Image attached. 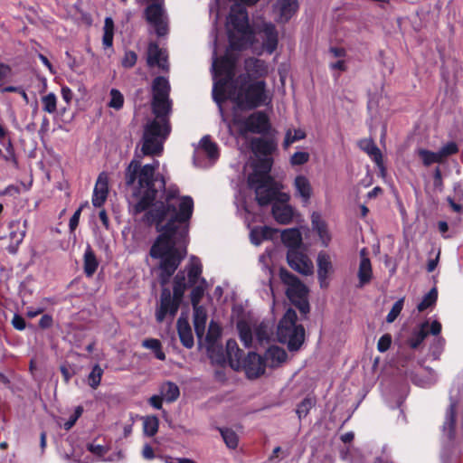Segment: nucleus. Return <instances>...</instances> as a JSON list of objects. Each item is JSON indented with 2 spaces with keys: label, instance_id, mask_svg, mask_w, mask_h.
Wrapping results in <instances>:
<instances>
[{
  "label": "nucleus",
  "instance_id": "obj_43",
  "mask_svg": "<svg viewBox=\"0 0 463 463\" xmlns=\"http://www.w3.org/2000/svg\"><path fill=\"white\" fill-rule=\"evenodd\" d=\"M43 109L45 112L52 114L56 112L57 99L53 93H49L42 98Z\"/></svg>",
  "mask_w": 463,
  "mask_h": 463
},
{
  "label": "nucleus",
  "instance_id": "obj_63",
  "mask_svg": "<svg viewBox=\"0 0 463 463\" xmlns=\"http://www.w3.org/2000/svg\"><path fill=\"white\" fill-rule=\"evenodd\" d=\"M443 345H444V339L442 337H438L435 339L433 348L438 349L437 351H433V354L435 356H437L439 354L440 349L442 348Z\"/></svg>",
  "mask_w": 463,
  "mask_h": 463
},
{
  "label": "nucleus",
  "instance_id": "obj_30",
  "mask_svg": "<svg viewBox=\"0 0 463 463\" xmlns=\"http://www.w3.org/2000/svg\"><path fill=\"white\" fill-rule=\"evenodd\" d=\"M275 232L276 230L268 226L255 227L250 230V239L252 244L258 246L263 241L271 239Z\"/></svg>",
  "mask_w": 463,
  "mask_h": 463
},
{
  "label": "nucleus",
  "instance_id": "obj_49",
  "mask_svg": "<svg viewBox=\"0 0 463 463\" xmlns=\"http://www.w3.org/2000/svg\"><path fill=\"white\" fill-rule=\"evenodd\" d=\"M458 152V146L454 142H449L443 146L439 151L438 154L442 161L446 157L450 155L456 154Z\"/></svg>",
  "mask_w": 463,
  "mask_h": 463
},
{
  "label": "nucleus",
  "instance_id": "obj_22",
  "mask_svg": "<svg viewBox=\"0 0 463 463\" xmlns=\"http://www.w3.org/2000/svg\"><path fill=\"white\" fill-rule=\"evenodd\" d=\"M359 146L374 161L382 174H384L385 167L383 162V155L371 139H364L359 142Z\"/></svg>",
  "mask_w": 463,
  "mask_h": 463
},
{
  "label": "nucleus",
  "instance_id": "obj_57",
  "mask_svg": "<svg viewBox=\"0 0 463 463\" xmlns=\"http://www.w3.org/2000/svg\"><path fill=\"white\" fill-rule=\"evenodd\" d=\"M430 326V330L428 331V335L429 334H431L433 335H439L440 331H441V324L437 321V320H434L430 326Z\"/></svg>",
  "mask_w": 463,
  "mask_h": 463
},
{
  "label": "nucleus",
  "instance_id": "obj_48",
  "mask_svg": "<svg viewBox=\"0 0 463 463\" xmlns=\"http://www.w3.org/2000/svg\"><path fill=\"white\" fill-rule=\"evenodd\" d=\"M309 154L304 151L295 152L290 157V164L292 165H302L309 160Z\"/></svg>",
  "mask_w": 463,
  "mask_h": 463
},
{
  "label": "nucleus",
  "instance_id": "obj_35",
  "mask_svg": "<svg viewBox=\"0 0 463 463\" xmlns=\"http://www.w3.org/2000/svg\"><path fill=\"white\" fill-rule=\"evenodd\" d=\"M102 43L105 47H111L113 44L114 23L111 17H106L103 27Z\"/></svg>",
  "mask_w": 463,
  "mask_h": 463
},
{
  "label": "nucleus",
  "instance_id": "obj_32",
  "mask_svg": "<svg viewBox=\"0 0 463 463\" xmlns=\"http://www.w3.org/2000/svg\"><path fill=\"white\" fill-rule=\"evenodd\" d=\"M99 262L96 259V256L91 250L90 246H87L85 252H84V272L88 277L92 276L97 268H98Z\"/></svg>",
  "mask_w": 463,
  "mask_h": 463
},
{
  "label": "nucleus",
  "instance_id": "obj_21",
  "mask_svg": "<svg viewBox=\"0 0 463 463\" xmlns=\"http://www.w3.org/2000/svg\"><path fill=\"white\" fill-rule=\"evenodd\" d=\"M245 70L249 76L254 78H262L268 75L269 67L262 60L250 58L245 61Z\"/></svg>",
  "mask_w": 463,
  "mask_h": 463
},
{
  "label": "nucleus",
  "instance_id": "obj_1",
  "mask_svg": "<svg viewBox=\"0 0 463 463\" xmlns=\"http://www.w3.org/2000/svg\"><path fill=\"white\" fill-rule=\"evenodd\" d=\"M170 85L164 77H157L153 82V112L155 119L145 128L140 149L135 155L126 170V184L134 185L131 203L135 213L149 209L148 222L155 223L160 235L150 250L154 259L160 260L159 280L165 286L186 255L188 222L193 214L194 201L188 195L179 196V189L171 185L165 189L164 178L155 177L159 162L154 161L141 167L145 156H160L164 142L170 133L167 115L171 110L169 99Z\"/></svg>",
  "mask_w": 463,
  "mask_h": 463
},
{
  "label": "nucleus",
  "instance_id": "obj_53",
  "mask_svg": "<svg viewBox=\"0 0 463 463\" xmlns=\"http://www.w3.org/2000/svg\"><path fill=\"white\" fill-rule=\"evenodd\" d=\"M88 449L95 456L97 457H102L104 456L108 449L101 445H96V444H88Z\"/></svg>",
  "mask_w": 463,
  "mask_h": 463
},
{
  "label": "nucleus",
  "instance_id": "obj_46",
  "mask_svg": "<svg viewBox=\"0 0 463 463\" xmlns=\"http://www.w3.org/2000/svg\"><path fill=\"white\" fill-rule=\"evenodd\" d=\"M314 406V401L311 398H305L298 406L296 412L299 420L305 418L311 408Z\"/></svg>",
  "mask_w": 463,
  "mask_h": 463
},
{
  "label": "nucleus",
  "instance_id": "obj_37",
  "mask_svg": "<svg viewBox=\"0 0 463 463\" xmlns=\"http://www.w3.org/2000/svg\"><path fill=\"white\" fill-rule=\"evenodd\" d=\"M11 229H12V232H10L11 240L16 244H21L25 237V234H26L25 224L24 225V227H20L19 222H13L11 224Z\"/></svg>",
  "mask_w": 463,
  "mask_h": 463
},
{
  "label": "nucleus",
  "instance_id": "obj_59",
  "mask_svg": "<svg viewBox=\"0 0 463 463\" xmlns=\"http://www.w3.org/2000/svg\"><path fill=\"white\" fill-rule=\"evenodd\" d=\"M162 400L163 397L160 395H154L149 399V403L151 406H153L155 409H161L162 408Z\"/></svg>",
  "mask_w": 463,
  "mask_h": 463
},
{
  "label": "nucleus",
  "instance_id": "obj_20",
  "mask_svg": "<svg viewBox=\"0 0 463 463\" xmlns=\"http://www.w3.org/2000/svg\"><path fill=\"white\" fill-rule=\"evenodd\" d=\"M147 63L151 67L157 66L161 70H168L165 51L160 49L156 43H150L147 50Z\"/></svg>",
  "mask_w": 463,
  "mask_h": 463
},
{
  "label": "nucleus",
  "instance_id": "obj_36",
  "mask_svg": "<svg viewBox=\"0 0 463 463\" xmlns=\"http://www.w3.org/2000/svg\"><path fill=\"white\" fill-rule=\"evenodd\" d=\"M159 420L156 416H147L143 420V430L146 436L153 437L158 430Z\"/></svg>",
  "mask_w": 463,
  "mask_h": 463
},
{
  "label": "nucleus",
  "instance_id": "obj_2",
  "mask_svg": "<svg viewBox=\"0 0 463 463\" xmlns=\"http://www.w3.org/2000/svg\"><path fill=\"white\" fill-rule=\"evenodd\" d=\"M235 64L232 60L213 64V98L217 103L222 121L230 131L232 123L228 121L224 110V103L231 101L232 109H252L258 107L269 106L272 102L273 94L267 89L264 80L250 81L238 87L239 80H234Z\"/></svg>",
  "mask_w": 463,
  "mask_h": 463
},
{
  "label": "nucleus",
  "instance_id": "obj_7",
  "mask_svg": "<svg viewBox=\"0 0 463 463\" xmlns=\"http://www.w3.org/2000/svg\"><path fill=\"white\" fill-rule=\"evenodd\" d=\"M237 328L240 339L246 347L264 345L269 342L273 335V324L269 321H262L251 326L248 322L240 320Z\"/></svg>",
  "mask_w": 463,
  "mask_h": 463
},
{
  "label": "nucleus",
  "instance_id": "obj_56",
  "mask_svg": "<svg viewBox=\"0 0 463 463\" xmlns=\"http://www.w3.org/2000/svg\"><path fill=\"white\" fill-rule=\"evenodd\" d=\"M142 456L146 459H148V460L153 459L155 458V453H154L153 448L150 445L146 444L142 449Z\"/></svg>",
  "mask_w": 463,
  "mask_h": 463
},
{
  "label": "nucleus",
  "instance_id": "obj_45",
  "mask_svg": "<svg viewBox=\"0 0 463 463\" xmlns=\"http://www.w3.org/2000/svg\"><path fill=\"white\" fill-rule=\"evenodd\" d=\"M109 95L110 99L108 103L109 107L117 110L120 109L124 104V97L121 92L116 89H112Z\"/></svg>",
  "mask_w": 463,
  "mask_h": 463
},
{
  "label": "nucleus",
  "instance_id": "obj_29",
  "mask_svg": "<svg viewBox=\"0 0 463 463\" xmlns=\"http://www.w3.org/2000/svg\"><path fill=\"white\" fill-rule=\"evenodd\" d=\"M458 400L450 398L449 405L447 409L445 415V421L443 423V430L448 432L450 437L453 434L456 423V410L458 407Z\"/></svg>",
  "mask_w": 463,
  "mask_h": 463
},
{
  "label": "nucleus",
  "instance_id": "obj_19",
  "mask_svg": "<svg viewBox=\"0 0 463 463\" xmlns=\"http://www.w3.org/2000/svg\"><path fill=\"white\" fill-rule=\"evenodd\" d=\"M109 194V176L102 172L99 175L93 191L92 203L96 207H100L106 201Z\"/></svg>",
  "mask_w": 463,
  "mask_h": 463
},
{
  "label": "nucleus",
  "instance_id": "obj_26",
  "mask_svg": "<svg viewBox=\"0 0 463 463\" xmlns=\"http://www.w3.org/2000/svg\"><path fill=\"white\" fill-rule=\"evenodd\" d=\"M226 355L230 364L235 370L241 368L242 351L239 348L237 343L233 339H230L226 343Z\"/></svg>",
  "mask_w": 463,
  "mask_h": 463
},
{
  "label": "nucleus",
  "instance_id": "obj_54",
  "mask_svg": "<svg viewBox=\"0 0 463 463\" xmlns=\"http://www.w3.org/2000/svg\"><path fill=\"white\" fill-rule=\"evenodd\" d=\"M82 208L83 206L81 205L74 213L73 215L71 217L70 219V222H69V227H70V230L71 232H73L78 224H79V221H80V213H81V211H82Z\"/></svg>",
  "mask_w": 463,
  "mask_h": 463
},
{
  "label": "nucleus",
  "instance_id": "obj_10",
  "mask_svg": "<svg viewBox=\"0 0 463 463\" xmlns=\"http://www.w3.org/2000/svg\"><path fill=\"white\" fill-rule=\"evenodd\" d=\"M219 158V150L216 143L208 136L203 137L194 150V163L201 168L212 166Z\"/></svg>",
  "mask_w": 463,
  "mask_h": 463
},
{
  "label": "nucleus",
  "instance_id": "obj_38",
  "mask_svg": "<svg viewBox=\"0 0 463 463\" xmlns=\"http://www.w3.org/2000/svg\"><path fill=\"white\" fill-rule=\"evenodd\" d=\"M438 298V292L435 288L430 290L429 293H427L422 300L419 303L417 308L419 311H423L427 309L428 307L433 306L436 303Z\"/></svg>",
  "mask_w": 463,
  "mask_h": 463
},
{
  "label": "nucleus",
  "instance_id": "obj_16",
  "mask_svg": "<svg viewBox=\"0 0 463 463\" xmlns=\"http://www.w3.org/2000/svg\"><path fill=\"white\" fill-rule=\"evenodd\" d=\"M317 263L320 287L326 288L328 286V278L334 271L330 255L325 251H320L317 255Z\"/></svg>",
  "mask_w": 463,
  "mask_h": 463
},
{
  "label": "nucleus",
  "instance_id": "obj_5",
  "mask_svg": "<svg viewBox=\"0 0 463 463\" xmlns=\"http://www.w3.org/2000/svg\"><path fill=\"white\" fill-rule=\"evenodd\" d=\"M297 313L288 308L278 326V339L287 344L290 351L300 348L305 339V329L301 325H297Z\"/></svg>",
  "mask_w": 463,
  "mask_h": 463
},
{
  "label": "nucleus",
  "instance_id": "obj_8",
  "mask_svg": "<svg viewBox=\"0 0 463 463\" xmlns=\"http://www.w3.org/2000/svg\"><path fill=\"white\" fill-rule=\"evenodd\" d=\"M239 111L237 109H232V125L241 136L245 137L249 133L264 134L269 129V118L266 113L257 111L244 118Z\"/></svg>",
  "mask_w": 463,
  "mask_h": 463
},
{
  "label": "nucleus",
  "instance_id": "obj_58",
  "mask_svg": "<svg viewBox=\"0 0 463 463\" xmlns=\"http://www.w3.org/2000/svg\"><path fill=\"white\" fill-rule=\"evenodd\" d=\"M259 145H262V146H263V147H262L261 151H262L263 153H267V152H269V151L270 146H269V144L268 142H265V141H263V140H262V139H260V138L255 139V140L253 141V146H254V148H256V149H260V148H259Z\"/></svg>",
  "mask_w": 463,
  "mask_h": 463
},
{
  "label": "nucleus",
  "instance_id": "obj_62",
  "mask_svg": "<svg viewBox=\"0 0 463 463\" xmlns=\"http://www.w3.org/2000/svg\"><path fill=\"white\" fill-rule=\"evenodd\" d=\"M52 322V317L50 316L44 315L40 319L39 325L43 328H47V327L51 326Z\"/></svg>",
  "mask_w": 463,
  "mask_h": 463
},
{
  "label": "nucleus",
  "instance_id": "obj_39",
  "mask_svg": "<svg viewBox=\"0 0 463 463\" xmlns=\"http://www.w3.org/2000/svg\"><path fill=\"white\" fill-rule=\"evenodd\" d=\"M143 346L154 351L155 355L157 359L162 361L165 359V355L161 349V343L159 340L154 338L146 339L143 341Z\"/></svg>",
  "mask_w": 463,
  "mask_h": 463
},
{
  "label": "nucleus",
  "instance_id": "obj_28",
  "mask_svg": "<svg viewBox=\"0 0 463 463\" xmlns=\"http://www.w3.org/2000/svg\"><path fill=\"white\" fill-rule=\"evenodd\" d=\"M207 321V313L203 307H194V324L196 335L199 340L204 335V330Z\"/></svg>",
  "mask_w": 463,
  "mask_h": 463
},
{
  "label": "nucleus",
  "instance_id": "obj_11",
  "mask_svg": "<svg viewBox=\"0 0 463 463\" xmlns=\"http://www.w3.org/2000/svg\"><path fill=\"white\" fill-rule=\"evenodd\" d=\"M146 17L158 36H164L167 33L166 15L161 4L148 5L146 9Z\"/></svg>",
  "mask_w": 463,
  "mask_h": 463
},
{
  "label": "nucleus",
  "instance_id": "obj_52",
  "mask_svg": "<svg viewBox=\"0 0 463 463\" xmlns=\"http://www.w3.org/2000/svg\"><path fill=\"white\" fill-rule=\"evenodd\" d=\"M203 295V289L201 287H196L193 289L191 294V301L194 307H198L199 302Z\"/></svg>",
  "mask_w": 463,
  "mask_h": 463
},
{
  "label": "nucleus",
  "instance_id": "obj_47",
  "mask_svg": "<svg viewBox=\"0 0 463 463\" xmlns=\"http://www.w3.org/2000/svg\"><path fill=\"white\" fill-rule=\"evenodd\" d=\"M403 303H404V298H402L393 304L392 309L390 310V312L388 313V315L386 317V321L388 323H392L397 318V317L400 315L401 311L402 310Z\"/></svg>",
  "mask_w": 463,
  "mask_h": 463
},
{
  "label": "nucleus",
  "instance_id": "obj_23",
  "mask_svg": "<svg viewBox=\"0 0 463 463\" xmlns=\"http://www.w3.org/2000/svg\"><path fill=\"white\" fill-rule=\"evenodd\" d=\"M286 351L279 346L273 345L268 348L264 355L267 366L278 367L287 360Z\"/></svg>",
  "mask_w": 463,
  "mask_h": 463
},
{
  "label": "nucleus",
  "instance_id": "obj_44",
  "mask_svg": "<svg viewBox=\"0 0 463 463\" xmlns=\"http://www.w3.org/2000/svg\"><path fill=\"white\" fill-rule=\"evenodd\" d=\"M306 133L302 129H288L286 133L284 145L286 147L296 141L305 138Z\"/></svg>",
  "mask_w": 463,
  "mask_h": 463
},
{
  "label": "nucleus",
  "instance_id": "obj_24",
  "mask_svg": "<svg viewBox=\"0 0 463 463\" xmlns=\"http://www.w3.org/2000/svg\"><path fill=\"white\" fill-rule=\"evenodd\" d=\"M360 264H359V269H358V279L360 286L363 287L364 285L369 283V281L372 279L373 270H372V265L369 258L366 256V250L362 249L360 251Z\"/></svg>",
  "mask_w": 463,
  "mask_h": 463
},
{
  "label": "nucleus",
  "instance_id": "obj_15",
  "mask_svg": "<svg viewBox=\"0 0 463 463\" xmlns=\"http://www.w3.org/2000/svg\"><path fill=\"white\" fill-rule=\"evenodd\" d=\"M265 361L256 353L250 352L241 361V367L244 368L249 378H257L265 372Z\"/></svg>",
  "mask_w": 463,
  "mask_h": 463
},
{
  "label": "nucleus",
  "instance_id": "obj_27",
  "mask_svg": "<svg viewBox=\"0 0 463 463\" xmlns=\"http://www.w3.org/2000/svg\"><path fill=\"white\" fill-rule=\"evenodd\" d=\"M281 240L288 247V250L292 249H300L302 244V235L298 228L284 230L281 232Z\"/></svg>",
  "mask_w": 463,
  "mask_h": 463
},
{
  "label": "nucleus",
  "instance_id": "obj_31",
  "mask_svg": "<svg viewBox=\"0 0 463 463\" xmlns=\"http://www.w3.org/2000/svg\"><path fill=\"white\" fill-rule=\"evenodd\" d=\"M222 333L221 326L214 321H212L209 325L207 334L205 335V341L207 342V350L211 354V357L213 358V353L215 350V344L220 337Z\"/></svg>",
  "mask_w": 463,
  "mask_h": 463
},
{
  "label": "nucleus",
  "instance_id": "obj_64",
  "mask_svg": "<svg viewBox=\"0 0 463 463\" xmlns=\"http://www.w3.org/2000/svg\"><path fill=\"white\" fill-rule=\"evenodd\" d=\"M330 68L332 70H339V71H342L346 70L345 63V61L343 60H339L336 62L331 63L330 64Z\"/></svg>",
  "mask_w": 463,
  "mask_h": 463
},
{
  "label": "nucleus",
  "instance_id": "obj_33",
  "mask_svg": "<svg viewBox=\"0 0 463 463\" xmlns=\"http://www.w3.org/2000/svg\"><path fill=\"white\" fill-rule=\"evenodd\" d=\"M160 392L163 399L167 402H175L180 395L178 386L171 382L163 383L160 388Z\"/></svg>",
  "mask_w": 463,
  "mask_h": 463
},
{
  "label": "nucleus",
  "instance_id": "obj_4",
  "mask_svg": "<svg viewBox=\"0 0 463 463\" xmlns=\"http://www.w3.org/2000/svg\"><path fill=\"white\" fill-rule=\"evenodd\" d=\"M186 269L188 272L187 281L183 271L178 272L175 277L173 294H171L169 288H164L162 289L160 302L156 310V319L158 323L165 320H168L169 323L173 321L187 284L194 285L199 280L202 273L200 260L192 256Z\"/></svg>",
  "mask_w": 463,
  "mask_h": 463
},
{
  "label": "nucleus",
  "instance_id": "obj_60",
  "mask_svg": "<svg viewBox=\"0 0 463 463\" xmlns=\"http://www.w3.org/2000/svg\"><path fill=\"white\" fill-rule=\"evenodd\" d=\"M11 73V68L5 64L0 62V81L7 78Z\"/></svg>",
  "mask_w": 463,
  "mask_h": 463
},
{
  "label": "nucleus",
  "instance_id": "obj_50",
  "mask_svg": "<svg viewBox=\"0 0 463 463\" xmlns=\"http://www.w3.org/2000/svg\"><path fill=\"white\" fill-rule=\"evenodd\" d=\"M137 60V56L136 52H134L132 51H128V52H125V55L122 59L121 63H122V66L125 68H131L136 64Z\"/></svg>",
  "mask_w": 463,
  "mask_h": 463
},
{
  "label": "nucleus",
  "instance_id": "obj_6",
  "mask_svg": "<svg viewBox=\"0 0 463 463\" xmlns=\"http://www.w3.org/2000/svg\"><path fill=\"white\" fill-rule=\"evenodd\" d=\"M297 313L288 308L278 326V339L287 344L290 351L300 348L305 339V329L301 325H297Z\"/></svg>",
  "mask_w": 463,
  "mask_h": 463
},
{
  "label": "nucleus",
  "instance_id": "obj_9",
  "mask_svg": "<svg viewBox=\"0 0 463 463\" xmlns=\"http://www.w3.org/2000/svg\"><path fill=\"white\" fill-rule=\"evenodd\" d=\"M279 275L283 283L288 287L286 293L289 300L301 313L307 314L309 311V304L307 300V287L296 276L284 269H280Z\"/></svg>",
  "mask_w": 463,
  "mask_h": 463
},
{
  "label": "nucleus",
  "instance_id": "obj_25",
  "mask_svg": "<svg viewBox=\"0 0 463 463\" xmlns=\"http://www.w3.org/2000/svg\"><path fill=\"white\" fill-rule=\"evenodd\" d=\"M177 331L182 344L186 348H191L194 346V336L192 333V328L189 325L188 320L180 317L177 320Z\"/></svg>",
  "mask_w": 463,
  "mask_h": 463
},
{
  "label": "nucleus",
  "instance_id": "obj_55",
  "mask_svg": "<svg viewBox=\"0 0 463 463\" xmlns=\"http://www.w3.org/2000/svg\"><path fill=\"white\" fill-rule=\"evenodd\" d=\"M12 325L17 330H24L25 328V321L19 315L14 316V317L12 319Z\"/></svg>",
  "mask_w": 463,
  "mask_h": 463
},
{
  "label": "nucleus",
  "instance_id": "obj_41",
  "mask_svg": "<svg viewBox=\"0 0 463 463\" xmlns=\"http://www.w3.org/2000/svg\"><path fill=\"white\" fill-rule=\"evenodd\" d=\"M418 155L421 158L423 164L425 165H430L433 163H440V157L438 154V152H431L426 149H419Z\"/></svg>",
  "mask_w": 463,
  "mask_h": 463
},
{
  "label": "nucleus",
  "instance_id": "obj_51",
  "mask_svg": "<svg viewBox=\"0 0 463 463\" xmlns=\"http://www.w3.org/2000/svg\"><path fill=\"white\" fill-rule=\"evenodd\" d=\"M391 344H392V336L388 334H385L383 336H381L380 339L378 340L377 349L380 352L383 353L390 348Z\"/></svg>",
  "mask_w": 463,
  "mask_h": 463
},
{
  "label": "nucleus",
  "instance_id": "obj_3",
  "mask_svg": "<svg viewBox=\"0 0 463 463\" xmlns=\"http://www.w3.org/2000/svg\"><path fill=\"white\" fill-rule=\"evenodd\" d=\"M248 184L254 189L260 205L272 202V215L279 224H288L294 217V208L288 203L290 195L280 192L281 185L273 181L268 171L250 174Z\"/></svg>",
  "mask_w": 463,
  "mask_h": 463
},
{
  "label": "nucleus",
  "instance_id": "obj_40",
  "mask_svg": "<svg viewBox=\"0 0 463 463\" xmlns=\"http://www.w3.org/2000/svg\"><path fill=\"white\" fill-rule=\"evenodd\" d=\"M102 374L103 369L99 364H95L88 376V383L92 389L99 385Z\"/></svg>",
  "mask_w": 463,
  "mask_h": 463
},
{
  "label": "nucleus",
  "instance_id": "obj_42",
  "mask_svg": "<svg viewBox=\"0 0 463 463\" xmlns=\"http://www.w3.org/2000/svg\"><path fill=\"white\" fill-rule=\"evenodd\" d=\"M221 435L230 449H235L238 445V436L232 430L230 429H221Z\"/></svg>",
  "mask_w": 463,
  "mask_h": 463
},
{
  "label": "nucleus",
  "instance_id": "obj_18",
  "mask_svg": "<svg viewBox=\"0 0 463 463\" xmlns=\"http://www.w3.org/2000/svg\"><path fill=\"white\" fill-rule=\"evenodd\" d=\"M311 225L312 230L317 234L321 245L328 247L332 240V234L326 222L322 219L319 213L314 212L311 214Z\"/></svg>",
  "mask_w": 463,
  "mask_h": 463
},
{
  "label": "nucleus",
  "instance_id": "obj_61",
  "mask_svg": "<svg viewBox=\"0 0 463 463\" xmlns=\"http://www.w3.org/2000/svg\"><path fill=\"white\" fill-rule=\"evenodd\" d=\"M61 96L66 103H70L72 99V91L68 87H62Z\"/></svg>",
  "mask_w": 463,
  "mask_h": 463
},
{
  "label": "nucleus",
  "instance_id": "obj_12",
  "mask_svg": "<svg viewBox=\"0 0 463 463\" xmlns=\"http://www.w3.org/2000/svg\"><path fill=\"white\" fill-rule=\"evenodd\" d=\"M287 260L291 269L302 275H311L314 271L312 260L300 249L288 250Z\"/></svg>",
  "mask_w": 463,
  "mask_h": 463
},
{
  "label": "nucleus",
  "instance_id": "obj_34",
  "mask_svg": "<svg viewBox=\"0 0 463 463\" xmlns=\"http://www.w3.org/2000/svg\"><path fill=\"white\" fill-rule=\"evenodd\" d=\"M429 321L423 322L420 328L412 334L410 339V345L412 348H417L428 335Z\"/></svg>",
  "mask_w": 463,
  "mask_h": 463
},
{
  "label": "nucleus",
  "instance_id": "obj_13",
  "mask_svg": "<svg viewBox=\"0 0 463 463\" xmlns=\"http://www.w3.org/2000/svg\"><path fill=\"white\" fill-rule=\"evenodd\" d=\"M255 33L261 38L263 49L269 54L272 53L279 42L275 25L271 23L262 22L255 26Z\"/></svg>",
  "mask_w": 463,
  "mask_h": 463
},
{
  "label": "nucleus",
  "instance_id": "obj_14",
  "mask_svg": "<svg viewBox=\"0 0 463 463\" xmlns=\"http://www.w3.org/2000/svg\"><path fill=\"white\" fill-rule=\"evenodd\" d=\"M294 196L300 200L303 206H307L313 196L310 180L304 175H298L293 181Z\"/></svg>",
  "mask_w": 463,
  "mask_h": 463
},
{
  "label": "nucleus",
  "instance_id": "obj_17",
  "mask_svg": "<svg viewBox=\"0 0 463 463\" xmlns=\"http://www.w3.org/2000/svg\"><path fill=\"white\" fill-rule=\"evenodd\" d=\"M298 8L297 0H277L273 6V12L278 22L286 23L294 15Z\"/></svg>",
  "mask_w": 463,
  "mask_h": 463
}]
</instances>
